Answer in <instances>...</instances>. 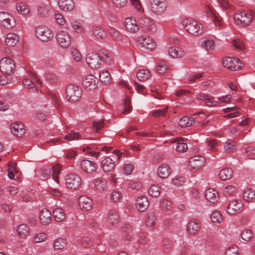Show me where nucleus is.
Wrapping results in <instances>:
<instances>
[{"label": "nucleus", "mask_w": 255, "mask_h": 255, "mask_svg": "<svg viewBox=\"0 0 255 255\" xmlns=\"http://www.w3.org/2000/svg\"><path fill=\"white\" fill-rule=\"evenodd\" d=\"M162 247L165 252H169L172 248V244L170 241L164 240L162 242Z\"/></svg>", "instance_id": "63"}, {"label": "nucleus", "mask_w": 255, "mask_h": 255, "mask_svg": "<svg viewBox=\"0 0 255 255\" xmlns=\"http://www.w3.org/2000/svg\"><path fill=\"white\" fill-rule=\"evenodd\" d=\"M205 162V158L201 155H196L192 157L188 163L190 170L196 171L200 168Z\"/></svg>", "instance_id": "15"}, {"label": "nucleus", "mask_w": 255, "mask_h": 255, "mask_svg": "<svg viewBox=\"0 0 255 255\" xmlns=\"http://www.w3.org/2000/svg\"><path fill=\"white\" fill-rule=\"evenodd\" d=\"M168 54L173 58H180L185 55L184 51L179 47H170L168 49Z\"/></svg>", "instance_id": "28"}, {"label": "nucleus", "mask_w": 255, "mask_h": 255, "mask_svg": "<svg viewBox=\"0 0 255 255\" xmlns=\"http://www.w3.org/2000/svg\"><path fill=\"white\" fill-rule=\"evenodd\" d=\"M241 236L243 240L249 241L253 237V234L251 230L246 229L242 232Z\"/></svg>", "instance_id": "51"}, {"label": "nucleus", "mask_w": 255, "mask_h": 255, "mask_svg": "<svg viewBox=\"0 0 255 255\" xmlns=\"http://www.w3.org/2000/svg\"><path fill=\"white\" fill-rule=\"evenodd\" d=\"M196 96L198 100H201L205 101H207V100H212L213 99V97L212 96L206 93L201 92L196 93Z\"/></svg>", "instance_id": "59"}, {"label": "nucleus", "mask_w": 255, "mask_h": 255, "mask_svg": "<svg viewBox=\"0 0 255 255\" xmlns=\"http://www.w3.org/2000/svg\"><path fill=\"white\" fill-rule=\"evenodd\" d=\"M48 238L47 235L44 233H39L33 237V241L36 243H40L46 241Z\"/></svg>", "instance_id": "48"}, {"label": "nucleus", "mask_w": 255, "mask_h": 255, "mask_svg": "<svg viewBox=\"0 0 255 255\" xmlns=\"http://www.w3.org/2000/svg\"><path fill=\"white\" fill-rule=\"evenodd\" d=\"M104 123L102 120H96L93 123V127L97 132L101 130L104 128Z\"/></svg>", "instance_id": "58"}, {"label": "nucleus", "mask_w": 255, "mask_h": 255, "mask_svg": "<svg viewBox=\"0 0 255 255\" xmlns=\"http://www.w3.org/2000/svg\"><path fill=\"white\" fill-rule=\"evenodd\" d=\"M218 142L215 139H209L207 141L208 149L210 151L215 152L218 150L216 147Z\"/></svg>", "instance_id": "54"}, {"label": "nucleus", "mask_w": 255, "mask_h": 255, "mask_svg": "<svg viewBox=\"0 0 255 255\" xmlns=\"http://www.w3.org/2000/svg\"><path fill=\"white\" fill-rule=\"evenodd\" d=\"M236 191V188L235 186L229 185L225 187L223 190V193L225 196H230Z\"/></svg>", "instance_id": "53"}, {"label": "nucleus", "mask_w": 255, "mask_h": 255, "mask_svg": "<svg viewBox=\"0 0 255 255\" xmlns=\"http://www.w3.org/2000/svg\"><path fill=\"white\" fill-rule=\"evenodd\" d=\"M102 62H105L107 65L112 66L115 65V60L110 54H106L102 57Z\"/></svg>", "instance_id": "56"}, {"label": "nucleus", "mask_w": 255, "mask_h": 255, "mask_svg": "<svg viewBox=\"0 0 255 255\" xmlns=\"http://www.w3.org/2000/svg\"><path fill=\"white\" fill-rule=\"evenodd\" d=\"M182 23L186 30L191 34L198 35L203 32V27L198 21L191 18H185Z\"/></svg>", "instance_id": "2"}, {"label": "nucleus", "mask_w": 255, "mask_h": 255, "mask_svg": "<svg viewBox=\"0 0 255 255\" xmlns=\"http://www.w3.org/2000/svg\"><path fill=\"white\" fill-rule=\"evenodd\" d=\"M233 174V171L231 168L225 167L220 171L219 177L222 180H227L232 177Z\"/></svg>", "instance_id": "34"}, {"label": "nucleus", "mask_w": 255, "mask_h": 255, "mask_svg": "<svg viewBox=\"0 0 255 255\" xmlns=\"http://www.w3.org/2000/svg\"><path fill=\"white\" fill-rule=\"evenodd\" d=\"M39 173L40 177H41L43 180L48 179L51 176V170L49 168L41 169L39 171Z\"/></svg>", "instance_id": "50"}, {"label": "nucleus", "mask_w": 255, "mask_h": 255, "mask_svg": "<svg viewBox=\"0 0 255 255\" xmlns=\"http://www.w3.org/2000/svg\"><path fill=\"white\" fill-rule=\"evenodd\" d=\"M58 5L61 10L69 11L73 9L74 2L73 0H59Z\"/></svg>", "instance_id": "29"}, {"label": "nucleus", "mask_w": 255, "mask_h": 255, "mask_svg": "<svg viewBox=\"0 0 255 255\" xmlns=\"http://www.w3.org/2000/svg\"><path fill=\"white\" fill-rule=\"evenodd\" d=\"M79 204L82 210L84 211H89L92 208V201L90 198L86 196H81L79 198Z\"/></svg>", "instance_id": "21"}, {"label": "nucleus", "mask_w": 255, "mask_h": 255, "mask_svg": "<svg viewBox=\"0 0 255 255\" xmlns=\"http://www.w3.org/2000/svg\"><path fill=\"white\" fill-rule=\"evenodd\" d=\"M98 82L97 78L93 75L89 74L82 78V84L88 90H93L97 87Z\"/></svg>", "instance_id": "12"}, {"label": "nucleus", "mask_w": 255, "mask_h": 255, "mask_svg": "<svg viewBox=\"0 0 255 255\" xmlns=\"http://www.w3.org/2000/svg\"><path fill=\"white\" fill-rule=\"evenodd\" d=\"M168 69V66L166 62H161L158 65V71L159 73H164Z\"/></svg>", "instance_id": "62"}, {"label": "nucleus", "mask_w": 255, "mask_h": 255, "mask_svg": "<svg viewBox=\"0 0 255 255\" xmlns=\"http://www.w3.org/2000/svg\"><path fill=\"white\" fill-rule=\"evenodd\" d=\"M93 184L97 190L103 191L107 188V181L104 178H98L93 180Z\"/></svg>", "instance_id": "31"}, {"label": "nucleus", "mask_w": 255, "mask_h": 255, "mask_svg": "<svg viewBox=\"0 0 255 255\" xmlns=\"http://www.w3.org/2000/svg\"><path fill=\"white\" fill-rule=\"evenodd\" d=\"M18 41V36L14 33H9L5 39V44L9 47L14 46Z\"/></svg>", "instance_id": "30"}, {"label": "nucleus", "mask_w": 255, "mask_h": 255, "mask_svg": "<svg viewBox=\"0 0 255 255\" xmlns=\"http://www.w3.org/2000/svg\"><path fill=\"white\" fill-rule=\"evenodd\" d=\"M211 219L213 222L221 223L223 221L222 214L218 211H215L212 212L211 215Z\"/></svg>", "instance_id": "44"}, {"label": "nucleus", "mask_w": 255, "mask_h": 255, "mask_svg": "<svg viewBox=\"0 0 255 255\" xmlns=\"http://www.w3.org/2000/svg\"><path fill=\"white\" fill-rule=\"evenodd\" d=\"M201 46L207 51H212L215 49V43L213 40H206L202 42Z\"/></svg>", "instance_id": "43"}, {"label": "nucleus", "mask_w": 255, "mask_h": 255, "mask_svg": "<svg viewBox=\"0 0 255 255\" xmlns=\"http://www.w3.org/2000/svg\"><path fill=\"white\" fill-rule=\"evenodd\" d=\"M16 9L18 13L22 15H27L30 12L29 5L24 2H20L17 3Z\"/></svg>", "instance_id": "38"}, {"label": "nucleus", "mask_w": 255, "mask_h": 255, "mask_svg": "<svg viewBox=\"0 0 255 255\" xmlns=\"http://www.w3.org/2000/svg\"><path fill=\"white\" fill-rule=\"evenodd\" d=\"M138 43L140 47L149 51H153L156 47V44L154 40L147 35H143L138 40Z\"/></svg>", "instance_id": "10"}, {"label": "nucleus", "mask_w": 255, "mask_h": 255, "mask_svg": "<svg viewBox=\"0 0 255 255\" xmlns=\"http://www.w3.org/2000/svg\"><path fill=\"white\" fill-rule=\"evenodd\" d=\"M225 255H239V249L237 246H232L228 248Z\"/></svg>", "instance_id": "57"}, {"label": "nucleus", "mask_w": 255, "mask_h": 255, "mask_svg": "<svg viewBox=\"0 0 255 255\" xmlns=\"http://www.w3.org/2000/svg\"><path fill=\"white\" fill-rule=\"evenodd\" d=\"M224 66L231 71H237L241 70L242 66L238 58L226 57L223 60Z\"/></svg>", "instance_id": "14"}, {"label": "nucleus", "mask_w": 255, "mask_h": 255, "mask_svg": "<svg viewBox=\"0 0 255 255\" xmlns=\"http://www.w3.org/2000/svg\"><path fill=\"white\" fill-rule=\"evenodd\" d=\"M156 220V218L153 214L150 213L148 214L146 221V226L150 227L154 226L155 225Z\"/></svg>", "instance_id": "52"}, {"label": "nucleus", "mask_w": 255, "mask_h": 255, "mask_svg": "<svg viewBox=\"0 0 255 255\" xmlns=\"http://www.w3.org/2000/svg\"><path fill=\"white\" fill-rule=\"evenodd\" d=\"M200 229V223L196 219H193L187 223L186 230L191 235H195L198 233Z\"/></svg>", "instance_id": "18"}, {"label": "nucleus", "mask_w": 255, "mask_h": 255, "mask_svg": "<svg viewBox=\"0 0 255 255\" xmlns=\"http://www.w3.org/2000/svg\"><path fill=\"white\" fill-rule=\"evenodd\" d=\"M255 17V13L252 10L238 11L234 15L235 24L243 27L250 25Z\"/></svg>", "instance_id": "1"}, {"label": "nucleus", "mask_w": 255, "mask_h": 255, "mask_svg": "<svg viewBox=\"0 0 255 255\" xmlns=\"http://www.w3.org/2000/svg\"><path fill=\"white\" fill-rule=\"evenodd\" d=\"M151 76L150 72L146 69L139 70L136 73V77L141 82H144Z\"/></svg>", "instance_id": "37"}, {"label": "nucleus", "mask_w": 255, "mask_h": 255, "mask_svg": "<svg viewBox=\"0 0 255 255\" xmlns=\"http://www.w3.org/2000/svg\"><path fill=\"white\" fill-rule=\"evenodd\" d=\"M0 25L7 29L11 28L15 25V20L9 13L0 11Z\"/></svg>", "instance_id": "13"}, {"label": "nucleus", "mask_w": 255, "mask_h": 255, "mask_svg": "<svg viewBox=\"0 0 255 255\" xmlns=\"http://www.w3.org/2000/svg\"><path fill=\"white\" fill-rule=\"evenodd\" d=\"M11 132L16 136L20 137L25 133L23 125L20 122L14 123L11 126Z\"/></svg>", "instance_id": "24"}, {"label": "nucleus", "mask_w": 255, "mask_h": 255, "mask_svg": "<svg viewBox=\"0 0 255 255\" xmlns=\"http://www.w3.org/2000/svg\"><path fill=\"white\" fill-rule=\"evenodd\" d=\"M14 67L13 61L10 58L4 57L0 61V70L5 74L11 73Z\"/></svg>", "instance_id": "16"}, {"label": "nucleus", "mask_w": 255, "mask_h": 255, "mask_svg": "<svg viewBox=\"0 0 255 255\" xmlns=\"http://www.w3.org/2000/svg\"><path fill=\"white\" fill-rule=\"evenodd\" d=\"M224 148L225 151L230 152L234 151L236 148V142L234 140H229L224 143Z\"/></svg>", "instance_id": "46"}, {"label": "nucleus", "mask_w": 255, "mask_h": 255, "mask_svg": "<svg viewBox=\"0 0 255 255\" xmlns=\"http://www.w3.org/2000/svg\"><path fill=\"white\" fill-rule=\"evenodd\" d=\"M23 84L25 87L32 91H36L41 86V81L34 74L30 73L29 77L23 81Z\"/></svg>", "instance_id": "7"}, {"label": "nucleus", "mask_w": 255, "mask_h": 255, "mask_svg": "<svg viewBox=\"0 0 255 255\" xmlns=\"http://www.w3.org/2000/svg\"><path fill=\"white\" fill-rule=\"evenodd\" d=\"M99 78L101 82L105 84H109L111 81V76L109 71H102L99 73Z\"/></svg>", "instance_id": "41"}, {"label": "nucleus", "mask_w": 255, "mask_h": 255, "mask_svg": "<svg viewBox=\"0 0 255 255\" xmlns=\"http://www.w3.org/2000/svg\"><path fill=\"white\" fill-rule=\"evenodd\" d=\"M80 166L83 171L87 173H93L97 169V165L95 162L86 159L81 162Z\"/></svg>", "instance_id": "19"}, {"label": "nucleus", "mask_w": 255, "mask_h": 255, "mask_svg": "<svg viewBox=\"0 0 255 255\" xmlns=\"http://www.w3.org/2000/svg\"><path fill=\"white\" fill-rule=\"evenodd\" d=\"M67 245L66 240L63 238H57L53 243V247L54 249L60 250L63 249Z\"/></svg>", "instance_id": "42"}, {"label": "nucleus", "mask_w": 255, "mask_h": 255, "mask_svg": "<svg viewBox=\"0 0 255 255\" xmlns=\"http://www.w3.org/2000/svg\"><path fill=\"white\" fill-rule=\"evenodd\" d=\"M150 3L151 10L156 15L162 14L167 7L165 0H150Z\"/></svg>", "instance_id": "6"}, {"label": "nucleus", "mask_w": 255, "mask_h": 255, "mask_svg": "<svg viewBox=\"0 0 255 255\" xmlns=\"http://www.w3.org/2000/svg\"><path fill=\"white\" fill-rule=\"evenodd\" d=\"M119 216L115 210L110 211L108 216V222L111 226H115L118 224Z\"/></svg>", "instance_id": "35"}, {"label": "nucleus", "mask_w": 255, "mask_h": 255, "mask_svg": "<svg viewBox=\"0 0 255 255\" xmlns=\"http://www.w3.org/2000/svg\"><path fill=\"white\" fill-rule=\"evenodd\" d=\"M36 37L42 42H48L53 38L54 34L52 30L47 26L39 25L34 30Z\"/></svg>", "instance_id": "3"}, {"label": "nucleus", "mask_w": 255, "mask_h": 255, "mask_svg": "<svg viewBox=\"0 0 255 255\" xmlns=\"http://www.w3.org/2000/svg\"><path fill=\"white\" fill-rule=\"evenodd\" d=\"M148 206L149 201L146 197L141 196L137 198L135 207L138 211L143 212L147 208Z\"/></svg>", "instance_id": "22"}, {"label": "nucleus", "mask_w": 255, "mask_h": 255, "mask_svg": "<svg viewBox=\"0 0 255 255\" xmlns=\"http://www.w3.org/2000/svg\"><path fill=\"white\" fill-rule=\"evenodd\" d=\"M53 216L57 222H62L65 219V214L61 208H56L53 211Z\"/></svg>", "instance_id": "39"}, {"label": "nucleus", "mask_w": 255, "mask_h": 255, "mask_svg": "<svg viewBox=\"0 0 255 255\" xmlns=\"http://www.w3.org/2000/svg\"><path fill=\"white\" fill-rule=\"evenodd\" d=\"M81 136L82 135L79 132H75L74 130H71L70 133L65 136L64 138L67 140L71 141L80 139Z\"/></svg>", "instance_id": "47"}, {"label": "nucleus", "mask_w": 255, "mask_h": 255, "mask_svg": "<svg viewBox=\"0 0 255 255\" xmlns=\"http://www.w3.org/2000/svg\"><path fill=\"white\" fill-rule=\"evenodd\" d=\"M243 196L245 201L252 202L255 199V191L251 188H247L244 190Z\"/></svg>", "instance_id": "40"}, {"label": "nucleus", "mask_w": 255, "mask_h": 255, "mask_svg": "<svg viewBox=\"0 0 255 255\" xmlns=\"http://www.w3.org/2000/svg\"><path fill=\"white\" fill-rule=\"evenodd\" d=\"M194 123L195 120L193 118L183 117L179 119L178 125L181 128H186L191 126Z\"/></svg>", "instance_id": "36"}, {"label": "nucleus", "mask_w": 255, "mask_h": 255, "mask_svg": "<svg viewBox=\"0 0 255 255\" xmlns=\"http://www.w3.org/2000/svg\"><path fill=\"white\" fill-rule=\"evenodd\" d=\"M61 167L60 165L58 164L53 167V179L57 183H59V182L58 175L61 171Z\"/></svg>", "instance_id": "49"}, {"label": "nucleus", "mask_w": 255, "mask_h": 255, "mask_svg": "<svg viewBox=\"0 0 255 255\" xmlns=\"http://www.w3.org/2000/svg\"><path fill=\"white\" fill-rule=\"evenodd\" d=\"M188 149L187 145L186 143L179 141L176 143L175 149L179 152H183Z\"/></svg>", "instance_id": "55"}, {"label": "nucleus", "mask_w": 255, "mask_h": 255, "mask_svg": "<svg viewBox=\"0 0 255 255\" xmlns=\"http://www.w3.org/2000/svg\"><path fill=\"white\" fill-rule=\"evenodd\" d=\"M125 26L128 31L135 33L139 30V23L132 17H127L125 19Z\"/></svg>", "instance_id": "20"}, {"label": "nucleus", "mask_w": 255, "mask_h": 255, "mask_svg": "<svg viewBox=\"0 0 255 255\" xmlns=\"http://www.w3.org/2000/svg\"><path fill=\"white\" fill-rule=\"evenodd\" d=\"M115 161L109 157H106L102 161V167L106 172H110L114 167Z\"/></svg>", "instance_id": "32"}, {"label": "nucleus", "mask_w": 255, "mask_h": 255, "mask_svg": "<svg viewBox=\"0 0 255 255\" xmlns=\"http://www.w3.org/2000/svg\"><path fill=\"white\" fill-rule=\"evenodd\" d=\"M66 97L70 102L77 101L81 96V91L76 85L70 84L67 86L66 89Z\"/></svg>", "instance_id": "4"}, {"label": "nucleus", "mask_w": 255, "mask_h": 255, "mask_svg": "<svg viewBox=\"0 0 255 255\" xmlns=\"http://www.w3.org/2000/svg\"><path fill=\"white\" fill-rule=\"evenodd\" d=\"M56 41L59 46L63 48L68 47L71 44V36L64 30H60L56 34Z\"/></svg>", "instance_id": "8"}, {"label": "nucleus", "mask_w": 255, "mask_h": 255, "mask_svg": "<svg viewBox=\"0 0 255 255\" xmlns=\"http://www.w3.org/2000/svg\"><path fill=\"white\" fill-rule=\"evenodd\" d=\"M39 218L41 222L45 225L49 223L51 219V214L50 211L46 209H43L40 212Z\"/></svg>", "instance_id": "33"}, {"label": "nucleus", "mask_w": 255, "mask_h": 255, "mask_svg": "<svg viewBox=\"0 0 255 255\" xmlns=\"http://www.w3.org/2000/svg\"><path fill=\"white\" fill-rule=\"evenodd\" d=\"M186 181V179L184 177H174L172 181V184L175 186L182 185Z\"/></svg>", "instance_id": "61"}, {"label": "nucleus", "mask_w": 255, "mask_h": 255, "mask_svg": "<svg viewBox=\"0 0 255 255\" xmlns=\"http://www.w3.org/2000/svg\"><path fill=\"white\" fill-rule=\"evenodd\" d=\"M243 203L240 199H233L230 200L227 207V212L231 215L239 214L242 211Z\"/></svg>", "instance_id": "9"}, {"label": "nucleus", "mask_w": 255, "mask_h": 255, "mask_svg": "<svg viewBox=\"0 0 255 255\" xmlns=\"http://www.w3.org/2000/svg\"><path fill=\"white\" fill-rule=\"evenodd\" d=\"M160 187L158 184L152 185L148 190L149 194L152 197H157L160 193Z\"/></svg>", "instance_id": "45"}, {"label": "nucleus", "mask_w": 255, "mask_h": 255, "mask_svg": "<svg viewBox=\"0 0 255 255\" xmlns=\"http://www.w3.org/2000/svg\"><path fill=\"white\" fill-rule=\"evenodd\" d=\"M139 28L146 32H154L156 30V26L152 20L148 17L141 16L138 19Z\"/></svg>", "instance_id": "5"}, {"label": "nucleus", "mask_w": 255, "mask_h": 255, "mask_svg": "<svg viewBox=\"0 0 255 255\" xmlns=\"http://www.w3.org/2000/svg\"><path fill=\"white\" fill-rule=\"evenodd\" d=\"M205 197L209 202L215 203L219 199L218 192L214 189L209 188L205 192Z\"/></svg>", "instance_id": "23"}, {"label": "nucleus", "mask_w": 255, "mask_h": 255, "mask_svg": "<svg viewBox=\"0 0 255 255\" xmlns=\"http://www.w3.org/2000/svg\"><path fill=\"white\" fill-rule=\"evenodd\" d=\"M93 35L97 39H103L107 36V32L105 29L98 25H94L91 28Z\"/></svg>", "instance_id": "27"}, {"label": "nucleus", "mask_w": 255, "mask_h": 255, "mask_svg": "<svg viewBox=\"0 0 255 255\" xmlns=\"http://www.w3.org/2000/svg\"><path fill=\"white\" fill-rule=\"evenodd\" d=\"M17 235L21 239H25L30 235L29 227L25 224L19 225L16 229Z\"/></svg>", "instance_id": "26"}, {"label": "nucleus", "mask_w": 255, "mask_h": 255, "mask_svg": "<svg viewBox=\"0 0 255 255\" xmlns=\"http://www.w3.org/2000/svg\"><path fill=\"white\" fill-rule=\"evenodd\" d=\"M67 186L70 188H77L81 184V178L77 174L71 173L67 175L66 179Z\"/></svg>", "instance_id": "17"}, {"label": "nucleus", "mask_w": 255, "mask_h": 255, "mask_svg": "<svg viewBox=\"0 0 255 255\" xmlns=\"http://www.w3.org/2000/svg\"><path fill=\"white\" fill-rule=\"evenodd\" d=\"M158 175L162 178H165L168 177L171 173V168L166 163L160 164L157 170Z\"/></svg>", "instance_id": "25"}, {"label": "nucleus", "mask_w": 255, "mask_h": 255, "mask_svg": "<svg viewBox=\"0 0 255 255\" xmlns=\"http://www.w3.org/2000/svg\"><path fill=\"white\" fill-rule=\"evenodd\" d=\"M71 54L74 60L76 61H79L81 60L82 59V55L77 49L72 48L71 49Z\"/></svg>", "instance_id": "64"}, {"label": "nucleus", "mask_w": 255, "mask_h": 255, "mask_svg": "<svg viewBox=\"0 0 255 255\" xmlns=\"http://www.w3.org/2000/svg\"><path fill=\"white\" fill-rule=\"evenodd\" d=\"M86 62L91 68L99 69L102 65V57L96 53H89L87 55Z\"/></svg>", "instance_id": "11"}, {"label": "nucleus", "mask_w": 255, "mask_h": 255, "mask_svg": "<svg viewBox=\"0 0 255 255\" xmlns=\"http://www.w3.org/2000/svg\"><path fill=\"white\" fill-rule=\"evenodd\" d=\"M168 108L164 107L163 109H157L151 112L152 115L154 117H160L163 116L167 112Z\"/></svg>", "instance_id": "60"}]
</instances>
